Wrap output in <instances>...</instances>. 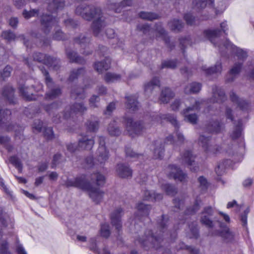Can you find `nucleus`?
Wrapping results in <instances>:
<instances>
[{
  "label": "nucleus",
  "mask_w": 254,
  "mask_h": 254,
  "mask_svg": "<svg viewBox=\"0 0 254 254\" xmlns=\"http://www.w3.org/2000/svg\"><path fill=\"white\" fill-rule=\"evenodd\" d=\"M132 0H124L119 3L120 0H107L109 8L114 9L116 12L121 11L120 8L132 4Z\"/></svg>",
  "instance_id": "dca6fc26"
},
{
  "label": "nucleus",
  "mask_w": 254,
  "mask_h": 254,
  "mask_svg": "<svg viewBox=\"0 0 254 254\" xmlns=\"http://www.w3.org/2000/svg\"><path fill=\"white\" fill-rule=\"evenodd\" d=\"M84 73V69L82 68L74 69L71 72L68 79L70 81H73L76 78L82 76Z\"/></svg>",
  "instance_id": "4c0bfd02"
},
{
  "label": "nucleus",
  "mask_w": 254,
  "mask_h": 254,
  "mask_svg": "<svg viewBox=\"0 0 254 254\" xmlns=\"http://www.w3.org/2000/svg\"><path fill=\"white\" fill-rule=\"evenodd\" d=\"M154 157L155 159H161L164 156V146L161 141L157 140L155 142Z\"/></svg>",
  "instance_id": "b1692460"
},
{
  "label": "nucleus",
  "mask_w": 254,
  "mask_h": 254,
  "mask_svg": "<svg viewBox=\"0 0 254 254\" xmlns=\"http://www.w3.org/2000/svg\"><path fill=\"white\" fill-rule=\"evenodd\" d=\"M126 124L127 129L130 135H133V134H140L147 127L140 122H133L131 118H127L126 120Z\"/></svg>",
  "instance_id": "423d86ee"
},
{
  "label": "nucleus",
  "mask_w": 254,
  "mask_h": 254,
  "mask_svg": "<svg viewBox=\"0 0 254 254\" xmlns=\"http://www.w3.org/2000/svg\"><path fill=\"white\" fill-rule=\"evenodd\" d=\"M207 129L210 132L218 133L221 130L220 124L217 121H213L208 125Z\"/></svg>",
  "instance_id": "58836bf2"
},
{
  "label": "nucleus",
  "mask_w": 254,
  "mask_h": 254,
  "mask_svg": "<svg viewBox=\"0 0 254 254\" xmlns=\"http://www.w3.org/2000/svg\"><path fill=\"white\" fill-rule=\"evenodd\" d=\"M58 23L57 20L51 15L43 14L41 18L42 29L45 33H49L52 28Z\"/></svg>",
  "instance_id": "9d476101"
},
{
  "label": "nucleus",
  "mask_w": 254,
  "mask_h": 254,
  "mask_svg": "<svg viewBox=\"0 0 254 254\" xmlns=\"http://www.w3.org/2000/svg\"><path fill=\"white\" fill-rule=\"evenodd\" d=\"M3 96L10 103H14V96L13 89L9 86L5 87L3 91Z\"/></svg>",
  "instance_id": "7c9ffc66"
},
{
  "label": "nucleus",
  "mask_w": 254,
  "mask_h": 254,
  "mask_svg": "<svg viewBox=\"0 0 254 254\" xmlns=\"http://www.w3.org/2000/svg\"><path fill=\"white\" fill-rule=\"evenodd\" d=\"M84 190L88 191L90 197L95 203H98L102 200L104 192L98 188L92 187L88 182L87 183V188H84Z\"/></svg>",
  "instance_id": "f8f14e48"
},
{
  "label": "nucleus",
  "mask_w": 254,
  "mask_h": 254,
  "mask_svg": "<svg viewBox=\"0 0 254 254\" xmlns=\"http://www.w3.org/2000/svg\"><path fill=\"white\" fill-rule=\"evenodd\" d=\"M203 35L215 47H220L221 43L220 39L221 30L220 29L206 30L203 32Z\"/></svg>",
  "instance_id": "6e6552de"
},
{
  "label": "nucleus",
  "mask_w": 254,
  "mask_h": 254,
  "mask_svg": "<svg viewBox=\"0 0 254 254\" xmlns=\"http://www.w3.org/2000/svg\"><path fill=\"white\" fill-rule=\"evenodd\" d=\"M209 138L203 135H200L199 138V143L205 150H207Z\"/></svg>",
  "instance_id": "5fc2aeb1"
},
{
  "label": "nucleus",
  "mask_w": 254,
  "mask_h": 254,
  "mask_svg": "<svg viewBox=\"0 0 254 254\" xmlns=\"http://www.w3.org/2000/svg\"><path fill=\"white\" fill-rule=\"evenodd\" d=\"M144 198L147 200H160L163 198V195L161 193H156L154 191L150 190H145L143 195Z\"/></svg>",
  "instance_id": "cd10ccee"
},
{
  "label": "nucleus",
  "mask_w": 254,
  "mask_h": 254,
  "mask_svg": "<svg viewBox=\"0 0 254 254\" xmlns=\"http://www.w3.org/2000/svg\"><path fill=\"white\" fill-rule=\"evenodd\" d=\"M104 79L107 83L114 82L120 80L121 75L119 74L109 72L104 75Z\"/></svg>",
  "instance_id": "473e14b6"
},
{
  "label": "nucleus",
  "mask_w": 254,
  "mask_h": 254,
  "mask_svg": "<svg viewBox=\"0 0 254 254\" xmlns=\"http://www.w3.org/2000/svg\"><path fill=\"white\" fill-rule=\"evenodd\" d=\"M87 129L93 132L96 131L99 127V123L97 121H89L86 124Z\"/></svg>",
  "instance_id": "c03bdc74"
},
{
  "label": "nucleus",
  "mask_w": 254,
  "mask_h": 254,
  "mask_svg": "<svg viewBox=\"0 0 254 254\" xmlns=\"http://www.w3.org/2000/svg\"><path fill=\"white\" fill-rule=\"evenodd\" d=\"M100 233L101 236L106 238H108L110 235L109 225L107 223L102 224Z\"/></svg>",
  "instance_id": "37998d69"
},
{
  "label": "nucleus",
  "mask_w": 254,
  "mask_h": 254,
  "mask_svg": "<svg viewBox=\"0 0 254 254\" xmlns=\"http://www.w3.org/2000/svg\"><path fill=\"white\" fill-rule=\"evenodd\" d=\"M1 37L8 41H14L16 38L15 33L10 30L3 31L1 33Z\"/></svg>",
  "instance_id": "a19ab883"
},
{
  "label": "nucleus",
  "mask_w": 254,
  "mask_h": 254,
  "mask_svg": "<svg viewBox=\"0 0 254 254\" xmlns=\"http://www.w3.org/2000/svg\"><path fill=\"white\" fill-rule=\"evenodd\" d=\"M165 220L164 218L160 224L159 229L154 235L148 231L146 232L145 235L141 239L138 240V242L141 244L144 247H152L157 249L160 244L163 241L164 237L168 235L167 229L165 226Z\"/></svg>",
  "instance_id": "7ed1b4c3"
},
{
  "label": "nucleus",
  "mask_w": 254,
  "mask_h": 254,
  "mask_svg": "<svg viewBox=\"0 0 254 254\" xmlns=\"http://www.w3.org/2000/svg\"><path fill=\"white\" fill-rule=\"evenodd\" d=\"M201 87V85L200 83L192 82L185 88L184 91L187 94L196 93L200 90Z\"/></svg>",
  "instance_id": "c85d7f7f"
},
{
  "label": "nucleus",
  "mask_w": 254,
  "mask_h": 254,
  "mask_svg": "<svg viewBox=\"0 0 254 254\" xmlns=\"http://www.w3.org/2000/svg\"><path fill=\"white\" fill-rule=\"evenodd\" d=\"M212 212V210L211 207L205 208L204 212H203V216L201 219L202 223L210 228L214 226L213 222L210 221L208 217V216L211 215Z\"/></svg>",
  "instance_id": "393cba45"
},
{
  "label": "nucleus",
  "mask_w": 254,
  "mask_h": 254,
  "mask_svg": "<svg viewBox=\"0 0 254 254\" xmlns=\"http://www.w3.org/2000/svg\"><path fill=\"white\" fill-rule=\"evenodd\" d=\"M9 162L13 164L16 168H17L20 171H21L22 165L21 162L15 156H12L9 158Z\"/></svg>",
  "instance_id": "8fccbe9b"
},
{
  "label": "nucleus",
  "mask_w": 254,
  "mask_h": 254,
  "mask_svg": "<svg viewBox=\"0 0 254 254\" xmlns=\"http://www.w3.org/2000/svg\"><path fill=\"white\" fill-rule=\"evenodd\" d=\"M9 141L10 138L8 137L0 135V143L1 144H3L8 151H11L12 150L13 147L9 144Z\"/></svg>",
  "instance_id": "a18cd8bd"
},
{
  "label": "nucleus",
  "mask_w": 254,
  "mask_h": 254,
  "mask_svg": "<svg viewBox=\"0 0 254 254\" xmlns=\"http://www.w3.org/2000/svg\"><path fill=\"white\" fill-rule=\"evenodd\" d=\"M94 144L92 137L88 135H83L78 140V147L81 150H91Z\"/></svg>",
  "instance_id": "f3484780"
},
{
  "label": "nucleus",
  "mask_w": 254,
  "mask_h": 254,
  "mask_svg": "<svg viewBox=\"0 0 254 254\" xmlns=\"http://www.w3.org/2000/svg\"><path fill=\"white\" fill-rule=\"evenodd\" d=\"M66 55L69 60L72 62H75L81 64L84 63V59L79 56H77L76 53L74 51H67Z\"/></svg>",
  "instance_id": "72a5a7b5"
},
{
  "label": "nucleus",
  "mask_w": 254,
  "mask_h": 254,
  "mask_svg": "<svg viewBox=\"0 0 254 254\" xmlns=\"http://www.w3.org/2000/svg\"><path fill=\"white\" fill-rule=\"evenodd\" d=\"M180 44L183 47H187L188 45H190V37H185L180 39Z\"/></svg>",
  "instance_id": "338daca9"
},
{
  "label": "nucleus",
  "mask_w": 254,
  "mask_h": 254,
  "mask_svg": "<svg viewBox=\"0 0 254 254\" xmlns=\"http://www.w3.org/2000/svg\"><path fill=\"white\" fill-rule=\"evenodd\" d=\"M91 181L92 182H95L98 186H102L105 183V178L102 174L96 172L91 175Z\"/></svg>",
  "instance_id": "c756f323"
},
{
  "label": "nucleus",
  "mask_w": 254,
  "mask_h": 254,
  "mask_svg": "<svg viewBox=\"0 0 254 254\" xmlns=\"http://www.w3.org/2000/svg\"><path fill=\"white\" fill-rule=\"evenodd\" d=\"M215 172L217 175V179L218 180H221L222 175V168L220 164H218L215 168Z\"/></svg>",
  "instance_id": "0e129e2a"
},
{
  "label": "nucleus",
  "mask_w": 254,
  "mask_h": 254,
  "mask_svg": "<svg viewBox=\"0 0 254 254\" xmlns=\"http://www.w3.org/2000/svg\"><path fill=\"white\" fill-rule=\"evenodd\" d=\"M108 131L109 134L112 136H117L120 134L121 130L119 127L117 126L115 121L111 122L108 127Z\"/></svg>",
  "instance_id": "c9c22d12"
},
{
  "label": "nucleus",
  "mask_w": 254,
  "mask_h": 254,
  "mask_svg": "<svg viewBox=\"0 0 254 254\" xmlns=\"http://www.w3.org/2000/svg\"><path fill=\"white\" fill-rule=\"evenodd\" d=\"M202 69L205 71L206 73L210 74L214 72L221 71L222 69V66L221 64H217L214 67L206 68L205 66H203L202 67Z\"/></svg>",
  "instance_id": "49530a36"
},
{
  "label": "nucleus",
  "mask_w": 254,
  "mask_h": 254,
  "mask_svg": "<svg viewBox=\"0 0 254 254\" xmlns=\"http://www.w3.org/2000/svg\"><path fill=\"white\" fill-rule=\"evenodd\" d=\"M236 239V234L229 227L223 226V243H233Z\"/></svg>",
  "instance_id": "aec40b11"
},
{
  "label": "nucleus",
  "mask_w": 254,
  "mask_h": 254,
  "mask_svg": "<svg viewBox=\"0 0 254 254\" xmlns=\"http://www.w3.org/2000/svg\"><path fill=\"white\" fill-rule=\"evenodd\" d=\"M41 71L44 75L45 76V81L49 88V90L46 94V98L53 100L60 96L62 94L61 89L58 87H53L52 80L49 76L48 72L46 69L42 68Z\"/></svg>",
  "instance_id": "39448f33"
},
{
  "label": "nucleus",
  "mask_w": 254,
  "mask_h": 254,
  "mask_svg": "<svg viewBox=\"0 0 254 254\" xmlns=\"http://www.w3.org/2000/svg\"><path fill=\"white\" fill-rule=\"evenodd\" d=\"M162 189L165 191L168 195H174L177 192L175 188L169 184H166L162 185Z\"/></svg>",
  "instance_id": "79ce46f5"
},
{
  "label": "nucleus",
  "mask_w": 254,
  "mask_h": 254,
  "mask_svg": "<svg viewBox=\"0 0 254 254\" xmlns=\"http://www.w3.org/2000/svg\"><path fill=\"white\" fill-rule=\"evenodd\" d=\"M174 96V94L171 89L166 88L162 91L159 100L162 103H167Z\"/></svg>",
  "instance_id": "bb28decb"
},
{
  "label": "nucleus",
  "mask_w": 254,
  "mask_h": 254,
  "mask_svg": "<svg viewBox=\"0 0 254 254\" xmlns=\"http://www.w3.org/2000/svg\"><path fill=\"white\" fill-rule=\"evenodd\" d=\"M177 66L176 62L175 61L170 60L164 61L162 64L163 68L167 67L170 68H175Z\"/></svg>",
  "instance_id": "6e6d98bb"
},
{
  "label": "nucleus",
  "mask_w": 254,
  "mask_h": 254,
  "mask_svg": "<svg viewBox=\"0 0 254 254\" xmlns=\"http://www.w3.org/2000/svg\"><path fill=\"white\" fill-rule=\"evenodd\" d=\"M116 172L120 177L123 178L131 177L132 173L131 169L128 166L123 164L117 165Z\"/></svg>",
  "instance_id": "6ab92c4d"
},
{
  "label": "nucleus",
  "mask_w": 254,
  "mask_h": 254,
  "mask_svg": "<svg viewBox=\"0 0 254 254\" xmlns=\"http://www.w3.org/2000/svg\"><path fill=\"white\" fill-rule=\"evenodd\" d=\"M123 214V210L121 208H118L115 210L111 215V223L113 226H115L118 231H120L122 228V223L121 217Z\"/></svg>",
  "instance_id": "4468645a"
},
{
  "label": "nucleus",
  "mask_w": 254,
  "mask_h": 254,
  "mask_svg": "<svg viewBox=\"0 0 254 254\" xmlns=\"http://www.w3.org/2000/svg\"><path fill=\"white\" fill-rule=\"evenodd\" d=\"M127 102L126 103V107L131 111H134L138 108V103L136 100V97L135 96L130 95L126 96Z\"/></svg>",
  "instance_id": "5701e85b"
},
{
  "label": "nucleus",
  "mask_w": 254,
  "mask_h": 254,
  "mask_svg": "<svg viewBox=\"0 0 254 254\" xmlns=\"http://www.w3.org/2000/svg\"><path fill=\"white\" fill-rule=\"evenodd\" d=\"M160 81L157 78H153L150 81L145 85V91L146 93L151 92L155 88L159 87Z\"/></svg>",
  "instance_id": "2f4dec72"
},
{
  "label": "nucleus",
  "mask_w": 254,
  "mask_h": 254,
  "mask_svg": "<svg viewBox=\"0 0 254 254\" xmlns=\"http://www.w3.org/2000/svg\"><path fill=\"white\" fill-rule=\"evenodd\" d=\"M12 68L9 66H6L4 68L2 73H1V76L3 78L9 77L10 75Z\"/></svg>",
  "instance_id": "69168bd1"
},
{
  "label": "nucleus",
  "mask_w": 254,
  "mask_h": 254,
  "mask_svg": "<svg viewBox=\"0 0 254 254\" xmlns=\"http://www.w3.org/2000/svg\"><path fill=\"white\" fill-rule=\"evenodd\" d=\"M126 155L131 158H137L139 155L134 152L131 148H127L126 150Z\"/></svg>",
  "instance_id": "774afa93"
},
{
  "label": "nucleus",
  "mask_w": 254,
  "mask_h": 254,
  "mask_svg": "<svg viewBox=\"0 0 254 254\" xmlns=\"http://www.w3.org/2000/svg\"><path fill=\"white\" fill-rule=\"evenodd\" d=\"M156 30L158 34L156 36L161 37L167 42L166 34L165 30L161 26H159L158 27L156 28Z\"/></svg>",
  "instance_id": "13d9d810"
},
{
  "label": "nucleus",
  "mask_w": 254,
  "mask_h": 254,
  "mask_svg": "<svg viewBox=\"0 0 254 254\" xmlns=\"http://www.w3.org/2000/svg\"><path fill=\"white\" fill-rule=\"evenodd\" d=\"M74 43L78 44L83 49H88L90 43V39L85 36L84 34H81L74 39ZM92 51L87 49V51H84L82 53L85 55L91 54Z\"/></svg>",
  "instance_id": "ddd939ff"
},
{
  "label": "nucleus",
  "mask_w": 254,
  "mask_h": 254,
  "mask_svg": "<svg viewBox=\"0 0 254 254\" xmlns=\"http://www.w3.org/2000/svg\"><path fill=\"white\" fill-rule=\"evenodd\" d=\"M86 108L82 103H75L72 105L71 111L73 112H84Z\"/></svg>",
  "instance_id": "09e8293b"
},
{
  "label": "nucleus",
  "mask_w": 254,
  "mask_h": 254,
  "mask_svg": "<svg viewBox=\"0 0 254 254\" xmlns=\"http://www.w3.org/2000/svg\"><path fill=\"white\" fill-rule=\"evenodd\" d=\"M190 105L183 111V114L185 116V120L192 124H195L197 122V116L195 114H189V112L198 110L200 108L202 102L191 98L190 100Z\"/></svg>",
  "instance_id": "20e7f679"
},
{
  "label": "nucleus",
  "mask_w": 254,
  "mask_h": 254,
  "mask_svg": "<svg viewBox=\"0 0 254 254\" xmlns=\"http://www.w3.org/2000/svg\"><path fill=\"white\" fill-rule=\"evenodd\" d=\"M88 181L86 176L82 175L73 179H67L64 183V185L66 187H76L84 190L87 188Z\"/></svg>",
  "instance_id": "9b49d317"
},
{
  "label": "nucleus",
  "mask_w": 254,
  "mask_h": 254,
  "mask_svg": "<svg viewBox=\"0 0 254 254\" xmlns=\"http://www.w3.org/2000/svg\"><path fill=\"white\" fill-rule=\"evenodd\" d=\"M39 13V10L33 9L30 11L24 10L23 11V15L26 19H29L32 17H34Z\"/></svg>",
  "instance_id": "de8ad7c7"
},
{
  "label": "nucleus",
  "mask_w": 254,
  "mask_h": 254,
  "mask_svg": "<svg viewBox=\"0 0 254 254\" xmlns=\"http://www.w3.org/2000/svg\"><path fill=\"white\" fill-rule=\"evenodd\" d=\"M11 111L9 110H2L0 109V125L2 127L10 129L9 121Z\"/></svg>",
  "instance_id": "a211bd4d"
},
{
  "label": "nucleus",
  "mask_w": 254,
  "mask_h": 254,
  "mask_svg": "<svg viewBox=\"0 0 254 254\" xmlns=\"http://www.w3.org/2000/svg\"><path fill=\"white\" fill-rule=\"evenodd\" d=\"M140 17L144 19L152 21L154 19H157L159 18L158 14L155 13L147 12H141L139 13Z\"/></svg>",
  "instance_id": "ea45409f"
},
{
  "label": "nucleus",
  "mask_w": 254,
  "mask_h": 254,
  "mask_svg": "<svg viewBox=\"0 0 254 254\" xmlns=\"http://www.w3.org/2000/svg\"><path fill=\"white\" fill-rule=\"evenodd\" d=\"M42 122L40 121H36L33 125V129L34 132H40L42 130Z\"/></svg>",
  "instance_id": "bf43d9fd"
},
{
  "label": "nucleus",
  "mask_w": 254,
  "mask_h": 254,
  "mask_svg": "<svg viewBox=\"0 0 254 254\" xmlns=\"http://www.w3.org/2000/svg\"><path fill=\"white\" fill-rule=\"evenodd\" d=\"M198 181L200 186L202 189H206L208 186V183L207 179L203 176H200L198 179Z\"/></svg>",
  "instance_id": "052dcab7"
},
{
  "label": "nucleus",
  "mask_w": 254,
  "mask_h": 254,
  "mask_svg": "<svg viewBox=\"0 0 254 254\" xmlns=\"http://www.w3.org/2000/svg\"><path fill=\"white\" fill-rule=\"evenodd\" d=\"M168 24L171 30L175 32L180 31L183 27V23L177 19L171 21Z\"/></svg>",
  "instance_id": "e433bc0d"
},
{
  "label": "nucleus",
  "mask_w": 254,
  "mask_h": 254,
  "mask_svg": "<svg viewBox=\"0 0 254 254\" xmlns=\"http://www.w3.org/2000/svg\"><path fill=\"white\" fill-rule=\"evenodd\" d=\"M109 158V153L105 147H99L97 150V160L100 164L104 163Z\"/></svg>",
  "instance_id": "a878e982"
},
{
  "label": "nucleus",
  "mask_w": 254,
  "mask_h": 254,
  "mask_svg": "<svg viewBox=\"0 0 254 254\" xmlns=\"http://www.w3.org/2000/svg\"><path fill=\"white\" fill-rule=\"evenodd\" d=\"M111 60L108 58L101 62H98L94 64L95 69L99 73L102 72L104 70H108L110 67Z\"/></svg>",
  "instance_id": "412c9836"
},
{
  "label": "nucleus",
  "mask_w": 254,
  "mask_h": 254,
  "mask_svg": "<svg viewBox=\"0 0 254 254\" xmlns=\"http://www.w3.org/2000/svg\"><path fill=\"white\" fill-rule=\"evenodd\" d=\"M75 13L86 20L94 18L92 25L93 33L97 37L102 36L106 24L100 8L93 6L81 5L77 7Z\"/></svg>",
  "instance_id": "f257e3e1"
},
{
  "label": "nucleus",
  "mask_w": 254,
  "mask_h": 254,
  "mask_svg": "<svg viewBox=\"0 0 254 254\" xmlns=\"http://www.w3.org/2000/svg\"><path fill=\"white\" fill-rule=\"evenodd\" d=\"M242 134V127L241 125L236 126L233 131L231 136L233 139H236L241 136Z\"/></svg>",
  "instance_id": "864d4df0"
},
{
  "label": "nucleus",
  "mask_w": 254,
  "mask_h": 254,
  "mask_svg": "<svg viewBox=\"0 0 254 254\" xmlns=\"http://www.w3.org/2000/svg\"><path fill=\"white\" fill-rule=\"evenodd\" d=\"M164 119H167L168 121H169L172 125H173L175 127H178V124L176 119V118L171 115H163L162 117Z\"/></svg>",
  "instance_id": "4d7b16f0"
},
{
  "label": "nucleus",
  "mask_w": 254,
  "mask_h": 254,
  "mask_svg": "<svg viewBox=\"0 0 254 254\" xmlns=\"http://www.w3.org/2000/svg\"><path fill=\"white\" fill-rule=\"evenodd\" d=\"M75 13L86 20L94 18L92 25L93 33L97 37L102 36L106 24L100 8L93 6L81 5L77 7Z\"/></svg>",
  "instance_id": "f03ea898"
},
{
  "label": "nucleus",
  "mask_w": 254,
  "mask_h": 254,
  "mask_svg": "<svg viewBox=\"0 0 254 254\" xmlns=\"http://www.w3.org/2000/svg\"><path fill=\"white\" fill-rule=\"evenodd\" d=\"M241 64H235L230 71V75L232 77H234L237 75L240 72L241 69Z\"/></svg>",
  "instance_id": "3c124183"
},
{
  "label": "nucleus",
  "mask_w": 254,
  "mask_h": 254,
  "mask_svg": "<svg viewBox=\"0 0 254 254\" xmlns=\"http://www.w3.org/2000/svg\"><path fill=\"white\" fill-rule=\"evenodd\" d=\"M137 211L135 215L137 217L147 216L148 215L151 206L142 202H139L136 206Z\"/></svg>",
  "instance_id": "4be33fe9"
},
{
  "label": "nucleus",
  "mask_w": 254,
  "mask_h": 254,
  "mask_svg": "<svg viewBox=\"0 0 254 254\" xmlns=\"http://www.w3.org/2000/svg\"><path fill=\"white\" fill-rule=\"evenodd\" d=\"M44 135L45 137L48 140H52L54 138V134L51 127H45Z\"/></svg>",
  "instance_id": "603ef678"
},
{
  "label": "nucleus",
  "mask_w": 254,
  "mask_h": 254,
  "mask_svg": "<svg viewBox=\"0 0 254 254\" xmlns=\"http://www.w3.org/2000/svg\"><path fill=\"white\" fill-rule=\"evenodd\" d=\"M167 172L168 177L175 180L181 182H186L188 180L187 175L174 165H169L167 169Z\"/></svg>",
  "instance_id": "0eeeda50"
},
{
  "label": "nucleus",
  "mask_w": 254,
  "mask_h": 254,
  "mask_svg": "<svg viewBox=\"0 0 254 254\" xmlns=\"http://www.w3.org/2000/svg\"><path fill=\"white\" fill-rule=\"evenodd\" d=\"M30 90L28 87H26L24 85L21 86L19 88L21 94L23 98L27 100L35 99V98L33 97L32 92L30 91Z\"/></svg>",
  "instance_id": "f704fd0d"
},
{
  "label": "nucleus",
  "mask_w": 254,
  "mask_h": 254,
  "mask_svg": "<svg viewBox=\"0 0 254 254\" xmlns=\"http://www.w3.org/2000/svg\"><path fill=\"white\" fill-rule=\"evenodd\" d=\"M33 59L39 62L43 63L48 66H52L56 70L59 68L58 62L56 59H54L50 56H47L41 53H35L33 55Z\"/></svg>",
  "instance_id": "1a4fd4ad"
},
{
  "label": "nucleus",
  "mask_w": 254,
  "mask_h": 254,
  "mask_svg": "<svg viewBox=\"0 0 254 254\" xmlns=\"http://www.w3.org/2000/svg\"><path fill=\"white\" fill-rule=\"evenodd\" d=\"M99 101V98L97 96L93 95L89 100V104L91 107L95 108L97 107V103Z\"/></svg>",
  "instance_id": "680f3d73"
},
{
  "label": "nucleus",
  "mask_w": 254,
  "mask_h": 254,
  "mask_svg": "<svg viewBox=\"0 0 254 254\" xmlns=\"http://www.w3.org/2000/svg\"><path fill=\"white\" fill-rule=\"evenodd\" d=\"M0 254H10L7 251V244L5 242H3L0 244Z\"/></svg>",
  "instance_id": "e2e57ef3"
},
{
  "label": "nucleus",
  "mask_w": 254,
  "mask_h": 254,
  "mask_svg": "<svg viewBox=\"0 0 254 254\" xmlns=\"http://www.w3.org/2000/svg\"><path fill=\"white\" fill-rule=\"evenodd\" d=\"M182 162L187 164L190 166V169L192 171H196L198 169V166L194 162V156L190 151H185L182 156Z\"/></svg>",
  "instance_id": "2eb2a0df"
}]
</instances>
